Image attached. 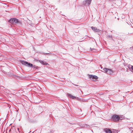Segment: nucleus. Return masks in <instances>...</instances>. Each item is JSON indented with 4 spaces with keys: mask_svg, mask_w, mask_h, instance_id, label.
Returning <instances> with one entry per match:
<instances>
[{
    "mask_svg": "<svg viewBox=\"0 0 133 133\" xmlns=\"http://www.w3.org/2000/svg\"><path fill=\"white\" fill-rule=\"evenodd\" d=\"M129 68H130L131 69V71L133 72V66H130Z\"/></svg>",
    "mask_w": 133,
    "mask_h": 133,
    "instance_id": "nucleus-11",
    "label": "nucleus"
},
{
    "mask_svg": "<svg viewBox=\"0 0 133 133\" xmlns=\"http://www.w3.org/2000/svg\"><path fill=\"white\" fill-rule=\"evenodd\" d=\"M91 28L92 30L95 32H99L100 31V30L97 29L96 28L93 27H91Z\"/></svg>",
    "mask_w": 133,
    "mask_h": 133,
    "instance_id": "nucleus-8",
    "label": "nucleus"
},
{
    "mask_svg": "<svg viewBox=\"0 0 133 133\" xmlns=\"http://www.w3.org/2000/svg\"><path fill=\"white\" fill-rule=\"evenodd\" d=\"M91 0H85L83 2L85 6L89 5L91 3Z\"/></svg>",
    "mask_w": 133,
    "mask_h": 133,
    "instance_id": "nucleus-5",
    "label": "nucleus"
},
{
    "mask_svg": "<svg viewBox=\"0 0 133 133\" xmlns=\"http://www.w3.org/2000/svg\"><path fill=\"white\" fill-rule=\"evenodd\" d=\"M105 131L106 133H111V131L108 129L106 128L105 129Z\"/></svg>",
    "mask_w": 133,
    "mask_h": 133,
    "instance_id": "nucleus-9",
    "label": "nucleus"
},
{
    "mask_svg": "<svg viewBox=\"0 0 133 133\" xmlns=\"http://www.w3.org/2000/svg\"><path fill=\"white\" fill-rule=\"evenodd\" d=\"M39 61L41 64H42L43 65H47L48 64L47 63L41 60H39Z\"/></svg>",
    "mask_w": 133,
    "mask_h": 133,
    "instance_id": "nucleus-10",
    "label": "nucleus"
},
{
    "mask_svg": "<svg viewBox=\"0 0 133 133\" xmlns=\"http://www.w3.org/2000/svg\"><path fill=\"white\" fill-rule=\"evenodd\" d=\"M68 95L70 98L72 99H76L81 101H83L82 99L79 98L78 97H75L70 94H68Z\"/></svg>",
    "mask_w": 133,
    "mask_h": 133,
    "instance_id": "nucleus-2",
    "label": "nucleus"
},
{
    "mask_svg": "<svg viewBox=\"0 0 133 133\" xmlns=\"http://www.w3.org/2000/svg\"><path fill=\"white\" fill-rule=\"evenodd\" d=\"M21 62L22 64L27 66L30 67H32V64L28 63L27 62H25L24 61H21Z\"/></svg>",
    "mask_w": 133,
    "mask_h": 133,
    "instance_id": "nucleus-3",
    "label": "nucleus"
},
{
    "mask_svg": "<svg viewBox=\"0 0 133 133\" xmlns=\"http://www.w3.org/2000/svg\"><path fill=\"white\" fill-rule=\"evenodd\" d=\"M10 22L11 23H16L18 22V21L17 19L15 18H12L10 20Z\"/></svg>",
    "mask_w": 133,
    "mask_h": 133,
    "instance_id": "nucleus-6",
    "label": "nucleus"
},
{
    "mask_svg": "<svg viewBox=\"0 0 133 133\" xmlns=\"http://www.w3.org/2000/svg\"><path fill=\"white\" fill-rule=\"evenodd\" d=\"M103 70L104 72L108 74L112 75L113 73V71L112 70L107 68H104Z\"/></svg>",
    "mask_w": 133,
    "mask_h": 133,
    "instance_id": "nucleus-1",
    "label": "nucleus"
},
{
    "mask_svg": "<svg viewBox=\"0 0 133 133\" xmlns=\"http://www.w3.org/2000/svg\"><path fill=\"white\" fill-rule=\"evenodd\" d=\"M120 118V116L115 115L113 116L112 119L115 121H118Z\"/></svg>",
    "mask_w": 133,
    "mask_h": 133,
    "instance_id": "nucleus-4",
    "label": "nucleus"
},
{
    "mask_svg": "<svg viewBox=\"0 0 133 133\" xmlns=\"http://www.w3.org/2000/svg\"><path fill=\"white\" fill-rule=\"evenodd\" d=\"M89 77L91 79H96L98 78L97 77V76L91 75H89Z\"/></svg>",
    "mask_w": 133,
    "mask_h": 133,
    "instance_id": "nucleus-7",
    "label": "nucleus"
}]
</instances>
